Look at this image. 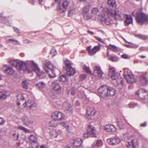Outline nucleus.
<instances>
[{
	"label": "nucleus",
	"instance_id": "19",
	"mask_svg": "<svg viewBox=\"0 0 148 148\" xmlns=\"http://www.w3.org/2000/svg\"><path fill=\"white\" fill-rule=\"evenodd\" d=\"M106 88L107 97L113 96L115 95V91L112 87L107 86Z\"/></svg>",
	"mask_w": 148,
	"mask_h": 148
},
{
	"label": "nucleus",
	"instance_id": "25",
	"mask_svg": "<svg viewBox=\"0 0 148 148\" xmlns=\"http://www.w3.org/2000/svg\"><path fill=\"white\" fill-rule=\"evenodd\" d=\"M139 79L140 82L143 84L147 85V84L148 83L147 78L145 75H140Z\"/></svg>",
	"mask_w": 148,
	"mask_h": 148
},
{
	"label": "nucleus",
	"instance_id": "51",
	"mask_svg": "<svg viewBox=\"0 0 148 148\" xmlns=\"http://www.w3.org/2000/svg\"><path fill=\"white\" fill-rule=\"evenodd\" d=\"M75 10L74 9L70 10L68 11V15L70 16H71L73 14Z\"/></svg>",
	"mask_w": 148,
	"mask_h": 148
},
{
	"label": "nucleus",
	"instance_id": "34",
	"mask_svg": "<svg viewBox=\"0 0 148 148\" xmlns=\"http://www.w3.org/2000/svg\"><path fill=\"white\" fill-rule=\"evenodd\" d=\"M107 3L108 5L109 6L116 7V6L115 0H108Z\"/></svg>",
	"mask_w": 148,
	"mask_h": 148
},
{
	"label": "nucleus",
	"instance_id": "15",
	"mask_svg": "<svg viewBox=\"0 0 148 148\" xmlns=\"http://www.w3.org/2000/svg\"><path fill=\"white\" fill-rule=\"evenodd\" d=\"M94 74L99 78L102 77L103 73L99 66H96L95 67L93 72Z\"/></svg>",
	"mask_w": 148,
	"mask_h": 148
},
{
	"label": "nucleus",
	"instance_id": "18",
	"mask_svg": "<svg viewBox=\"0 0 148 148\" xmlns=\"http://www.w3.org/2000/svg\"><path fill=\"white\" fill-rule=\"evenodd\" d=\"M52 86L53 87L54 89L58 93H60L61 90V87L60 84L56 81L52 82Z\"/></svg>",
	"mask_w": 148,
	"mask_h": 148
},
{
	"label": "nucleus",
	"instance_id": "61",
	"mask_svg": "<svg viewBox=\"0 0 148 148\" xmlns=\"http://www.w3.org/2000/svg\"><path fill=\"white\" fill-rule=\"evenodd\" d=\"M84 136L85 138H87L89 136H90L89 135V134L88 133V132L87 131V133L84 134Z\"/></svg>",
	"mask_w": 148,
	"mask_h": 148
},
{
	"label": "nucleus",
	"instance_id": "32",
	"mask_svg": "<svg viewBox=\"0 0 148 148\" xmlns=\"http://www.w3.org/2000/svg\"><path fill=\"white\" fill-rule=\"evenodd\" d=\"M7 97V93L6 92H0V100H3L5 99Z\"/></svg>",
	"mask_w": 148,
	"mask_h": 148
},
{
	"label": "nucleus",
	"instance_id": "13",
	"mask_svg": "<svg viewBox=\"0 0 148 148\" xmlns=\"http://www.w3.org/2000/svg\"><path fill=\"white\" fill-rule=\"evenodd\" d=\"M107 141L110 145H118L120 142V140L119 138L115 137L108 139Z\"/></svg>",
	"mask_w": 148,
	"mask_h": 148
},
{
	"label": "nucleus",
	"instance_id": "21",
	"mask_svg": "<svg viewBox=\"0 0 148 148\" xmlns=\"http://www.w3.org/2000/svg\"><path fill=\"white\" fill-rule=\"evenodd\" d=\"M105 130L108 132H114L116 130V128L113 125L108 124L105 127Z\"/></svg>",
	"mask_w": 148,
	"mask_h": 148
},
{
	"label": "nucleus",
	"instance_id": "30",
	"mask_svg": "<svg viewBox=\"0 0 148 148\" xmlns=\"http://www.w3.org/2000/svg\"><path fill=\"white\" fill-rule=\"evenodd\" d=\"M36 86L38 88L41 90L46 87V84L44 82H41L36 83Z\"/></svg>",
	"mask_w": 148,
	"mask_h": 148
},
{
	"label": "nucleus",
	"instance_id": "27",
	"mask_svg": "<svg viewBox=\"0 0 148 148\" xmlns=\"http://www.w3.org/2000/svg\"><path fill=\"white\" fill-rule=\"evenodd\" d=\"M75 73V70L72 67L66 69L67 75L69 76L73 75Z\"/></svg>",
	"mask_w": 148,
	"mask_h": 148
},
{
	"label": "nucleus",
	"instance_id": "40",
	"mask_svg": "<svg viewBox=\"0 0 148 148\" xmlns=\"http://www.w3.org/2000/svg\"><path fill=\"white\" fill-rule=\"evenodd\" d=\"M128 43L131 44L130 42H128ZM132 45H128L127 44H125L124 46L128 48H136L138 47V45H137L135 44H132Z\"/></svg>",
	"mask_w": 148,
	"mask_h": 148
},
{
	"label": "nucleus",
	"instance_id": "54",
	"mask_svg": "<svg viewBox=\"0 0 148 148\" xmlns=\"http://www.w3.org/2000/svg\"><path fill=\"white\" fill-rule=\"evenodd\" d=\"M23 42L25 44H29L32 43V42L31 41L27 39H26L24 40L23 41Z\"/></svg>",
	"mask_w": 148,
	"mask_h": 148
},
{
	"label": "nucleus",
	"instance_id": "38",
	"mask_svg": "<svg viewBox=\"0 0 148 148\" xmlns=\"http://www.w3.org/2000/svg\"><path fill=\"white\" fill-rule=\"evenodd\" d=\"M29 139L31 143H35L37 140L36 138L33 135H31L29 137Z\"/></svg>",
	"mask_w": 148,
	"mask_h": 148
},
{
	"label": "nucleus",
	"instance_id": "17",
	"mask_svg": "<svg viewBox=\"0 0 148 148\" xmlns=\"http://www.w3.org/2000/svg\"><path fill=\"white\" fill-rule=\"evenodd\" d=\"M71 143L75 146L79 147L81 145L82 141L81 138H75L71 140Z\"/></svg>",
	"mask_w": 148,
	"mask_h": 148
},
{
	"label": "nucleus",
	"instance_id": "44",
	"mask_svg": "<svg viewBox=\"0 0 148 148\" xmlns=\"http://www.w3.org/2000/svg\"><path fill=\"white\" fill-rule=\"evenodd\" d=\"M18 129L23 130L26 132H28L29 131L28 130L21 125H20L19 127H18Z\"/></svg>",
	"mask_w": 148,
	"mask_h": 148
},
{
	"label": "nucleus",
	"instance_id": "64",
	"mask_svg": "<svg viewBox=\"0 0 148 148\" xmlns=\"http://www.w3.org/2000/svg\"><path fill=\"white\" fill-rule=\"evenodd\" d=\"M65 148H76L73 146L71 145H68L65 147Z\"/></svg>",
	"mask_w": 148,
	"mask_h": 148
},
{
	"label": "nucleus",
	"instance_id": "23",
	"mask_svg": "<svg viewBox=\"0 0 148 148\" xmlns=\"http://www.w3.org/2000/svg\"><path fill=\"white\" fill-rule=\"evenodd\" d=\"M3 70L7 74H12L14 72L13 70L11 67L7 66L6 65L3 67Z\"/></svg>",
	"mask_w": 148,
	"mask_h": 148
},
{
	"label": "nucleus",
	"instance_id": "49",
	"mask_svg": "<svg viewBox=\"0 0 148 148\" xmlns=\"http://www.w3.org/2000/svg\"><path fill=\"white\" fill-rule=\"evenodd\" d=\"M8 41L10 42L12 41V42H16V43H13L14 44L19 45L20 44V43L17 40H15L14 39H10L8 40Z\"/></svg>",
	"mask_w": 148,
	"mask_h": 148
},
{
	"label": "nucleus",
	"instance_id": "7",
	"mask_svg": "<svg viewBox=\"0 0 148 148\" xmlns=\"http://www.w3.org/2000/svg\"><path fill=\"white\" fill-rule=\"evenodd\" d=\"M104 11L106 12V13L105 14V15L106 14V15L109 14V15L111 16H117L121 18V12L117 9H115L113 11L111 9L109 10L108 8H106L104 9Z\"/></svg>",
	"mask_w": 148,
	"mask_h": 148
},
{
	"label": "nucleus",
	"instance_id": "63",
	"mask_svg": "<svg viewBox=\"0 0 148 148\" xmlns=\"http://www.w3.org/2000/svg\"><path fill=\"white\" fill-rule=\"evenodd\" d=\"M147 125L146 122H145L143 123H142L140 124V126L141 127H145Z\"/></svg>",
	"mask_w": 148,
	"mask_h": 148
},
{
	"label": "nucleus",
	"instance_id": "62",
	"mask_svg": "<svg viewBox=\"0 0 148 148\" xmlns=\"http://www.w3.org/2000/svg\"><path fill=\"white\" fill-rule=\"evenodd\" d=\"M75 105L76 106H78L80 105V103L78 101H76L75 103H74Z\"/></svg>",
	"mask_w": 148,
	"mask_h": 148
},
{
	"label": "nucleus",
	"instance_id": "4",
	"mask_svg": "<svg viewBox=\"0 0 148 148\" xmlns=\"http://www.w3.org/2000/svg\"><path fill=\"white\" fill-rule=\"evenodd\" d=\"M135 18L138 24H142L148 22V15L143 12H138L136 13Z\"/></svg>",
	"mask_w": 148,
	"mask_h": 148
},
{
	"label": "nucleus",
	"instance_id": "47",
	"mask_svg": "<svg viewBox=\"0 0 148 148\" xmlns=\"http://www.w3.org/2000/svg\"><path fill=\"white\" fill-rule=\"evenodd\" d=\"M50 53L52 56H54L57 54L56 51L54 49L51 50Z\"/></svg>",
	"mask_w": 148,
	"mask_h": 148
},
{
	"label": "nucleus",
	"instance_id": "41",
	"mask_svg": "<svg viewBox=\"0 0 148 148\" xmlns=\"http://www.w3.org/2000/svg\"><path fill=\"white\" fill-rule=\"evenodd\" d=\"M83 69L88 74H90L91 73V71L89 68V67L85 65H84L83 66Z\"/></svg>",
	"mask_w": 148,
	"mask_h": 148
},
{
	"label": "nucleus",
	"instance_id": "9",
	"mask_svg": "<svg viewBox=\"0 0 148 148\" xmlns=\"http://www.w3.org/2000/svg\"><path fill=\"white\" fill-rule=\"evenodd\" d=\"M123 76L128 83L132 84L136 81V79L134 78L133 75L132 74H129L127 72H125L123 73Z\"/></svg>",
	"mask_w": 148,
	"mask_h": 148
},
{
	"label": "nucleus",
	"instance_id": "53",
	"mask_svg": "<svg viewBox=\"0 0 148 148\" xmlns=\"http://www.w3.org/2000/svg\"><path fill=\"white\" fill-rule=\"evenodd\" d=\"M5 121L3 118L0 117V125H3L5 123Z\"/></svg>",
	"mask_w": 148,
	"mask_h": 148
},
{
	"label": "nucleus",
	"instance_id": "20",
	"mask_svg": "<svg viewBox=\"0 0 148 148\" xmlns=\"http://www.w3.org/2000/svg\"><path fill=\"white\" fill-rule=\"evenodd\" d=\"M23 105L24 106H26L30 109L35 107L36 105L34 101L31 100H29L27 102L25 101Z\"/></svg>",
	"mask_w": 148,
	"mask_h": 148
},
{
	"label": "nucleus",
	"instance_id": "48",
	"mask_svg": "<svg viewBox=\"0 0 148 148\" xmlns=\"http://www.w3.org/2000/svg\"><path fill=\"white\" fill-rule=\"evenodd\" d=\"M22 85L24 88L25 89H27L28 88L26 84V81H24L22 82Z\"/></svg>",
	"mask_w": 148,
	"mask_h": 148
},
{
	"label": "nucleus",
	"instance_id": "50",
	"mask_svg": "<svg viewBox=\"0 0 148 148\" xmlns=\"http://www.w3.org/2000/svg\"><path fill=\"white\" fill-rule=\"evenodd\" d=\"M136 36L143 40H145L146 38L145 36L140 35H137Z\"/></svg>",
	"mask_w": 148,
	"mask_h": 148
},
{
	"label": "nucleus",
	"instance_id": "1",
	"mask_svg": "<svg viewBox=\"0 0 148 148\" xmlns=\"http://www.w3.org/2000/svg\"><path fill=\"white\" fill-rule=\"evenodd\" d=\"M8 62L18 69L23 70L28 73L31 71L28 67V64L21 61L18 60H9Z\"/></svg>",
	"mask_w": 148,
	"mask_h": 148
},
{
	"label": "nucleus",
	"instance_id": "8",
	"mask_svg": "<svg viewBox=\"0 0 148 148\" xmlns=\"http://www.w3.org/2000/svg\"><path fill=\"white\" fill-rule=\"evenodd\" d=\"M136 93L140 98L144 99L146 102L148 101V95L145 90L140 89L137 91Z\"/></svg>",
	"mask_w": 148,
	"mask_h": 148
},
{
	"label": "nucleus",
	"instance_id": "28",
	"mask_svg": "<svg viewBox=\"0 0 148 148\" xmlns=\"http://www.w3.org/2000/svg\"><path fill=\"white\" fill-rule=\"evenodd\" d=\"M100 48V46L98 45L94 47L91 50L90 52V55H93L95 54L97 51H99Z\"/></svg>",
	"mask_w": 148,
	"mask_h": 148
},
{
	"label": "nucleus",
	"instance_id": "37",
	"mask_svg": "<svg viewBox=\"0 0 148 148\" xmlns=\"http://www.w3.org/2000/svg\"><path fill=\"white\" fill-rule=\"evenodd\" d=\"M59 79L60 82H65L67 80L66 75L64 74L61 75L59 78Z\"/></svg>",
	"mask_w": 148,
	"mask_h": 148
},
{
	"label": "nucleus",
	"instance_id": "16",
	"mask_svg": "<svg viewBox=\"0 0 148 148\" xmlns=\"http://www.w3.org/2000/svg\"><path fill=\"white\" fill-rule=\"evenodd\" d=\"M109 75L112 80H115L117 77L116 75V71L114 67L109 66Z\"/></svg>",
	"mask_w": 148,
	"mask_h": 148
},
{
	"label": "nucleus",
	"instance_id": "43",
	"mask_svg": "<svg viewBox=\"0 0 148 148\" xmlns=\"http://www.w3.org/2000/svg\"><path fill=\"white\" fill-rule=\"evenodd\" d=\"M109 46L110 47L108 48L112 51H114L117 50V47L115 45H112L110 44L109 45Z\"/></svg>",
	"mask_w": 148,
	"mask_h": 148
},
{
	"label": "nucleus",
	"instance_id": "42",
	"mask_svg": "<svg viewBox=\"0 0 148 148\" xmlns=\"http://www.w3.org/2000/svg\"><path fill=\"white\" fill-rule=\"evenodd\" d=\"M17 100L22 101L25 99V97L21 94H19L17 97Z\"/></svg>",
	"mask_w": 148,
	"mask_h": 148
},
{
	"label": "nucleus",
	"instance_id": "14",
	"mask_svg": "<svg viewBox=\"0 0 148 148\" xmlns=\"http://www.w3.org/2000/svg\"><path fill=\"white\" fill-rule=\"evenodd\" d=\"M86 115L88 116H90L88 118V119L91 118V116L94 115L96 114V111L92 107H88L86 109Z\"/></svg>",
	"mask_w": 148,
	"mask_h": 148
},
{
	"label": "nucleus",
	"instance_id": "57",
	"mask_svg": "<svg viewBox=\"0 0 148 148\" xmlns=\"http://www.w3.org/2000/svg\"><path fill=\"white\" fill-rule=\"evenodd\" d=\"M53 106L56 108H58L60 106V104H58L57 103H56V102H54L53 103Z\"/></svg>",
	"mask_w": 148,
	"mask_h": 148
},
{
	"label": "nucleus",
	"instance_id": "29",
	"mask_svg": "<svg viewBox=\"0 0 148 148\" xmlns=\"http://www.w3.org/2000/svg\"><path fill=\"white\" fill-rule=\"evenodd\" d=\"M125 23V24H127V25H128L129 24L132 23V18L131 16L126 15Z\"/></svg>",
	"mask_w": 148,
	"mask_h": 148
},
{
	"label": "nucleus",
	"instance_id": "10",
	"mask_svg": "<svg viewBox=\"0 0 148 148\" xmlns=\"http://www.w3.org/2000/svg\"><path fill=\"white\" fill-rule=\"evenodd\" d=\"M52 117L53 119L56 120H60L64 118V116L60 112H56L52 114Z\"/></svg>",
	"mask_w": 148,
	"mask_h": 148
},
{
	"label": "nucleus",
	"instance_id": "22",
	"mask_svg": "<svg viewBox=\"0 0 148 148\" xmlns=\"http://www.w3.org/2000/svg\"><path fill=\"white\" fill-rule=\"evenodd\" d=\"M22 120L24 124L26 126H28L29 124L33 123V121L30 118L27 116L23 117Z\"/></svg>",
	"mask_w": 148,
	"mask_h": 148
},
{
	"label": "nucleus",
	"instance_id": "45",
	"mask_svg": "<svg viewBox=\"0 0 148 148\" xmlns=\"http://www.w3.org/2000/svg\"><path fill=\"white\" fill-rule=\"evenodd\" d=\"M60 124L64 127H66L67 130H68V131H69V132H71L70 131H69V126L68 125L66 124L64 122H62L60 123Z\"/></svg>",
	"mask_w": 148,
	"mask_h": 148
},
{
	"label": "nucleus",
	"instance_id": "12",
	"mask_svg": "<svg viewBox=\"0 0 148 148\" xmlns=\"http://www.w3.org/2000/svg\"><path fill=\"white\" fill-rule=\"evenodd\" d=\"M87 131L90 137H96V130L92 125H90L88 126Z\"/></svg>",
	"mask_w": 148,
	"mask_h": 148
},
{
	"label": "nucleus",
	"instance_id": "58",
	"mask_svg": "<svg viewBox=\"0 0 148 148\" xmlns=\"http://www.w3.org/2000/svg\"><path fill=\"white\" fill-rule=\"evenodd\" d=\"M95 38L98 40L100 42L104 43L102 41V39L100 37L97 36H95Z\"/></svg>",
	"mask_w": 148,
	"mask_h": 148
},
{
	"label": "nucleus",
	"instance_id": "55",
	"mask_svg": "<svg viewBox=\"0 0 148 148\" xmlns=\"http://www.w3.org/2000/svg\"><path fill=\"white\" fill-rule=\"evenodd\" d=\"M121 57L125 59H129V57L125 54H122L121 56Z\"/></svg>",
	"mask_w": 148,
	"mask_h": 148
},
{
	"label": "nucleus",
	"instance_id": "5",
	"mask_svg": "<svg viewBox=\"0 0 148 148\" xmlns=\"http://www.w3.org/2000/svg\"><path fill=\"white\" fill-rule=\"evenodd\" d=\"M31 64L33 67V69L36 73L37 75L40 77V78H43L46 76L45 73L43 71L40 70L38 65L36 63H35L33 61H32Z\"/></svg>",
	"mask_w": 148,
	"mask_h": 148
},
{
	"label": "nucleus",
	"instance_id": "60",
	"mask_svg": "<svg viewBox=\"0 0 148 148\" xmlns=\"http://www.w3.org/2000/svg\"><path fill=\"white\" fill-rule=\"evenodd\" d=\"M91 46H89L86 48V50L88 51V53L90 55V52L91 51Z\"/></svg>",
	"mask_w": 148,
	"mask_h": 148
},
{
	"label": "nucleus",
	"instance_id": "39",
	"mask_svg": "<svg viewBox=\"0 0 148 148\" xmlns=\"http://www.w3.org/2000/svg\"><path fill=\"white\" fill-rule=\"evenodd\" d=\"M64 63L67 68L66 69L71 67L72 63L69 60L66 59L65 61H64Z\"/></svg>",
	"mask_w": 148,
	"mask_h": 148
},
{
	"label": "nucleus",
	"instance_id": "24",
	"mask_svg": "<svg viewBox=\"0 0 148 148\" xmlns=\"http://www.w3.org/2000/svg\"><path fill=\"white\" fill-rule=\"evenodd\" d=\"M103 12L104 16H103V15H101V16L103 17V18L101 20L103 23H104L107 25H108L110 23V22L109 19L108 18H107L106 17L108 16V15L109 14H107V15L106 14V15H105V14L106 13V12L104 11V10H103Z\"/></svg>",
	"mask_w": 148,
	"mask_h": 148
},
{
	"label": "nucleus",
	"instance_id": "46",
	"mask_svg": "<svg viewBox=\"0 0 148 148\" xmlns=\"http://www.w3.org/2000/svg\"><path fill=\"white\" fill-rule=\"evenodd\" d=\"M98 11V10L97 8H93L91 10L92 13L94 14H97Z\"/></svg>",
	"mask_w": 148,
	"mask_h": 148
},
{
	"label": "nucleus",
	"instance_id": "11",
	"mask_svg": "<svg viewBox=\"0 0 148 148\" xmlns=\"http://www.w3.org/2000/svg\"><path fill=\"white\" fill-rule=\"evenodd\" d=\"M107 85H103L98 89V92L103 98L107 97Z\"/></svg>",
	"mask_w": 148,
	"mask_h": 148
},
{
	"label": "nucleus",
	"instance_id": "3",
	"mask_svg": "<svg viewBox=\"0 0 148 148\" xmlns=\"http://www.w3.org/2000/svg\"><path fill=\"white\" fill-rule=\"evenodd\" d=\"M43 65L44 69L50 77L54 78L56 76L55 71L57 69L53 66L50 61L47 60L44 63Z\"/></svg>",
	"mask_w": 148,
	"mask_h": 148
},
{
	"label": "nucleus",
	"instance_id": "52",
	"mask_svg": "<svg viewBox=\"0 0 148 148\" xmlns=\"http://www.w3.org/2000/svg\"><path fill=\"white\" fill-rule=\"evenodd\" d=\"M79 77L82 80H85L86 78V75L85 74H81L80 75Z\"/></svg>",
	"mask_w": 148,
	"mask_h": 148
},
{
	"label": "nucleus",
	"instance_id": "26",
	"mask_svg": "<svg viewBox=\"0 0 148 148\" xmlns=\"http://www.w3.org/2000/svg\"><path fill=\"white\" fill-rule=\"evenodd\" d=\"M63 108L64 110L72 112V110L71 105L68 102H64L63 104Z\"/></svg>",
	"mask_w": 148,
	"mask_h": 148
},
{
	"label": "nucleus",
	"instance_id": "2",
	"mask_svg": "<svg viewBox=\"0 0 148 148\" xmlns=\"http://www.w3.org/2000/svg\"><path fill=\"white\" fill-rule=\"evenodd\" d=\"M58 5L56 10L60 13H65L70 5V2L67 0H55Z\"/></svg>",
	"mask_w": 148,
	"mask_h": 148
},
{
	"label": "nucleus",
	"instance_id": "33",
	"mask_svg": "<svg viewBox=\"0 0 148 148\" xmlns=\"http://www.w3.org/2000/svg\"><path fill=\"white\" fill-rule=\"evenodd\" d=\"M126 146L128 148H135V146L134 144V140H132L131 142H127L125 143Z\"/></svg>",
	"mask_w": 148,
	"mask_h": 148
},
{
	"label": "nucleus",
	"instance_id": "31",
	"mask_svg": "<svg viewBox=\"0 0 148 148\" xmlns=\"http://www.w3.org/2000/svg\"><path fill=\"white\" fill-rule=\"evenodd\" d=\"M102 142L100 140H95L93 143L92 146L93 148H94L95 147H100L102 145Z\"/></svg>",
	"mask_w": 148,
	"mask_h": 148
},
{
	"label": "nucleus",
	"instance_id": "56",
	"mask_svg": "<svg viewBox=\"0 0 148 148\" xmlns=\"http://www.w3.org/2000/svg\"><path fill=\"white\" fill-rule=\"evenodd\" d=\"M69 92H70L71 94L73 95H75V90L73 89H72L71 90H70Z\"/></svg>",
	"mask_w": 148,
	"mask_h": 148
},
{
	"label": "nucleus",
	"instance_id": "6",
	"mask_svg": "<svg viewBox=\"0 0 148 148\" xmlns=\"http://www.w3.org/2000/svg\"><path fill=\"white\" fill-rule=\"evenodd\" d=\"M90 6L89 5L85 6L82 9V12L84 18L86 20L90 19L92 16V14L90 12Z\"/></svg>",
	"mask_w": 148,
	"mask_h": 148
},
{
	"label": "nucleus",
	"instance_id": "36",
	"mask_svg": "<svg viewBox=\"0 0 148 148\" xmlns=\"http://www.w3.org/2000/svg\"><path fill=\"white\" fill-rule=\"evenodd\" d=\"M116 121L118 126L120 128V129H122L123 127V126L124 125V124L123 122L119 118H117L116 119Z\"/></svg>",
	"mask_w": 148,
	"mask_h": 148
},
{
	"label": "nucleus",
	"instance_id": "35",
	"mask_svg": "<svg viewBox=\"0 0 148 148\" xmlns=\"http://www.w3.org/2000/svg\"><path fill=\"white\" fill-rule=\"evenodd\" d=\"M108 59L109 60L112 62H116L118 60V58L114 55L112 56H108Z\"/></svg>",
	"mask_w": 148,
	"mask_h": 148
},
{
	"label": "nucleus",
	"instance_id": "59",
	"mask_svg": "<svg viewBox=\"0 0 148 148\" xmlns=\"http://www.w3.org/2000/svg\"><path fill=\"white\" fill-rule=\"evenodd\" d=\"M13 28L14 30V31L16 32V33H17V34L20 33V32L19 30L18 29V28L14 27H13Z\"/></svg>",
	"mask_w": 148,
	"mask_h": 148
}]
</instances>
